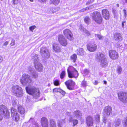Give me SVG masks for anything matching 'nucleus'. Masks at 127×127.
<instances>
[{
	"label": "nucleus",
	"instance_id": "37",
	"mask_svg": "<svg viewBox=\"0 0 127 127\" xmlns=\"http://www.w3.org/2000/svg\"><path fill=\"white\" fill-rule=\"evenodd\" d=\"M95 36H96L99 40H102L103 39V37L101 34H95Z\"/></svg>",
	"mask_w": 127,
	"mask_h": 127
},
{
	"label": "nucleus",
	"instance_id": "16",
	"mask_svg": "<svg viewBox=\"0 0 127 127\" xmlns=\"http://www.w3.org/2000/svg\"><path fill=\"white\" fill-rule=\"evenodd\" d=\"M41 123L42 127H48V120L46 117H43L41 118Z\"/></svg>",
	"mask_w": 127,
	"mask_h": 127
},
{
	"label": "nucleus",
	"instance_id": "55",
	"mask_svg": "<svg viewBox=\"0 0 127 127\" xmlns=\"http://www.w3.org/2000/svg\"><path fill=\"white\" fill-rule=\"evenodd\" d=\"M89 70L86 69L84 70V72L85 73H87L89 72Z\"/></svg>",
	"mask_w": 127,
	"mask_h": 127
},
{
	"label": "nucleus",
	"instance_id": "10",
	"mask_svg": "<svg viewBox=\"0 0 127 127\" xmlns=\"http://www.w3.org/2000/svg\"><path fill=\"white\" fill-rule=\"evenodd\" d=\"M120 100L124 103H127V93L122 92L120 93Z\"/></svg>",
	"mask_w": 127,
	"mask_h": 127
},
{
	"label": "nucleus",
	"instance_id": "48",
	"mask_svg": "<svg viewBox=\"0 0 127 127\" xmlns=\"http://www.w3.org/2000/svg\"><path fill=\"white\" fill-rule=\"evenodd\" d=\"M17 100H13L12 101V104L13 105L15 106L17 104Z\"/></svg>",
	"mask_w": 127,
	"mask_h": 127
},
{
	"label": "nucleus",
	"instance_id": "28",
	"mask_svg": "<svg viewBox=\"0 0 127 127\" xmlns=\"http://www.w3.org/2000/svg\"><path fill=\"white\" fill-rule=\"evenodd\" d=\"M65 123L64 120H62L60 121L58 120L57 122V124L58 127H62L63 124Z\"/></svg>",
	"mask_w": 127,
	"mask_h": 127
},
{
	"label": "nucleus",
	"instance_id": "33",
	"mask_svg": "<svg viewBox=\"0 0 127 127\" xmlns=\"http://www.w3.org/2000/svg\"><path fill=\"white\" fill-rule=\"evenodd\" d=\"M65 74L66 73L65 71H63L61 73L60 75V77L61 79H63L65 77Z\"/></svg>",
	"mask_w": 127,
	"mask_h": 127
},
{
	"label": "nucleus",
	"instance_id": "63",
	"mask_svg": "<svg viewBox=\"0 0 127 127\" xmlns=\"http://www.w3.org/2000/svg\"><path fill=\"white\" fill-rule=\"evenodd\" d=\"M117 71H118V73H119V68H118Z\"/></svg>",
	"mask_w": 127,
	"mask_h": 127
},
{
	"label": "nucleus",
	"instance_id": "46",
	"mask_svg": "<svg viewBox=\"0 0 127 127\" xmlns=\"http://www.w3.org/2000/svg\"><path fill=\"white\" fill-rule=\"evenodd\" d=\"M36 27L35 26H33L30 27L29 29L30 30L32 31L33 30L36 28Z\"/></svg>",
	"mask_w": 127,
	"mask_h": 127
},
{
	"label": "nucleus",
	"instance_id": "19",
	"mask_svg": "<svg viewBox=\"0 0 127 127\" xmlns=\"http://www.w3.org/2000/svg\"><path fill=\"white\" fill-rule=\"evenodd\" d=\"M86 121L87 125L88 126H93V119L91 117L88 116L86 118Z\"/></svg>",
	"mask_w": 127,
	"mask_h": 127
},
{
	"label": "nucleus",
	"instance_id": "30",
	"mask_svg": "<svg viewBox=\"0 0 127 127\" xmlns=\"http://www.w3.org/2000/svg\"><path fill=\"white\" fill-rule=\"evenodd\" d=\"M60 0H50L51 3L55 5H58L60 2Z\"/></svg>",
	"mask_w": 127,
	"mask_h": 127
},
{
	"label": "nucleus",
	"instance_id": "40",
	"mask_svg": "<svg viewBox=\"0 0 127 127\" xmlns=\"http://www.w3.org/2000/svg\"><path fill=\"white\" fill-rule=\"evenodd\" d=\"M32 75L33 78H35L37 77L38 75L35 72H33L32 73Z\"/></svg>",
	"mask_w": 127,
	"mask_h": 127
},
{
	"label": "nucleus",
	"instance_id": "23",
	"mask_svg": "<svg viewBox=\"0 0 127 127\" xmlns=\"http://www.w3.org/2000/svg\"><path fill=\"white\" fill-rule=\"evenodd\" d=\"M49 123L50 127H57L56 121L54 119H50Z\"/></svg>",
	"mask_w": 127,
	"mask_h": 127
},
{
	"label": "nucleus",
	"instance_id": "59",
	"mask_svg": "<svg viewBox=\"0 0 127 127\" xmlns=\"http://www.w3.org/2000/svg\"><path fill=\"white\" fill-rule=\"evenodd\" d=\"M8 44V42L7 41H6L4 44V45H6Z\"/></svg>",
	"mask_w": 127,
	"mask_h": 127
},
{
	"label": "nucleus",
	"instance_id": "47",
	"mask_svg": "<svg viewBox=\"0 0 127 127\" xmlns=\"http://www.w3.org/2000/svg\"><path fill=\"white\" fill-rule=\"evenodd\" d=\"M59 93H60L62 95H63V96H64L65 94V91H63L61 89L60 91V92Z\"/></svg>",
	"mask_w": 127,
	"mask_h": 127
},
{
	"label": "nucleus",
	"instance_id": "53",
	"mask_svg": "<svg viewBox=\"0 0 127 127\" xmlns=\"http://www.w3.org/2000/svg\"><path fill=\"white\" fill-rule=\"evenodd\" d=\"M38 1L40 2H46L47 0H38Z\"/></svg>",
	"mask_w": 127,
	"mask_h": 127
},
{
	"label": "nucleus",
	"instance_id": "58",
	"mask_svg": "<svg viewBox=\"0 0 127 127\" xmlns=\"http://www.w3.org/2000/svg\"><path fill=\"white\" fill-rule=\"evenodd\" d=\"M103 119V122L105 123L106 122V121L107 120V119H106L105 118V117Z\"/></svg>",
	"mask_w": 127,
	"mask_h": 127
},
{
	"label": "nucleus",
	"instance_id": "18",
	"mask_svg": "<svg viewBox=\"0 0 127 127\" xmlns=\"http://www.w3.org/2000/svg\"><path fill=\"white\" fill-rule=\"evenodd\" d=\"M97 46L95 44L88 45L87 46L88 50L91 52L95 51L97 48Z\"/></svg>",
	"mask_w": 127,
	"mask_h": 127
},
{
	"label": "nucleus",
	"instance_id": "35",
	"mask_svg": "<svg viewBox=\"0 0 127 127\" xmlns=\"http://www.w3.org/2000/svg\"><path fill=\"white\" fill-rule=\"evenodd\" d=\"M95 119L96 121L99 122L100 121V115L99 114H97L95 117Z\"/></svg>",
	"mask_w": 127,
	"mask_h": 127
},
{
	"label": "nucleus",
	"instance_id": "52",
	"mask_svg": "<svg viewBox=\"0 0 127 127\" xmlns=\"http://www.w3.org/2000/svg\"><path fill=\"white\" fill-rule=\"evenodd\" d=\"M124 24H126V21H123L122 22V26L124 28Z\"/></svg>",
	"mask_w": 127,
	"mask_h": 127
},
{
	"label": "nucleus",
	"instance_id": "32",
	"mask_svg": "<svg viewBox=\"0 0 127 127\" xmlns=\"http://www.w3.org/2000/svg\"><path fill=\"white\" fill-rule=\"evenodd\" d=\"M84 20L86 23L88 24L90 22L91 19L89 17L87 16L84 18Z\"/></svg>",
	"mask_w": 127,
	"mask_h": 127
},
{
	"label": "nucleus",
	"instance_id": "9",
	"mask_svg": "<svg viewBox=\"0 0 127 127\" xmlns=\"http://www.w3.org/2000/svg\"><path fill=\"white\" fill-rule=\"evenodd\" d=\"M73 69V70L71 71L69 70L68 69H67L68 77L70 78H77L78 76V71L75 68H74Z\"/></svg>",
	"mask_w": 127,
	"mask_h": 127
},
{
	"label": "nucleus",
	"instance_id": "49",
	"mask_svg": "<svg viewBox=\"0 0 127 127\" xmlns=\"http://www.w3.org/2000/svg\"><path fill=\"white\" fill-rule=\"evenodd\" d=\"M94 7V6L93 5H91L90 6L88 7H86V9L88 10L89 9H91L92 8H93Z\"/></svg>",
	"mask_w": 127,
	"mask_h": 127
},
{
	"label": "nucleus",
	"instance_id": "2",
	"mask_svg": "<svg viewBox=\"0 0 127 127\" xmlns=\"http://www.w3.org/2000/svg\"><path fill=\"white\" fill-rule=\"evenodd\" d=\"M26 90L27 93L32 96L33 97L37 98L39 97L40 91L34 87H26Z\"/></svg>",
	"mask_w": 127,
	"mask_h": 127
},
{
	"label": "nucleus",
	"instance_id": "4",
	"mask_svg": "<svg viewBox=\"0 0 127 127\" xmlns=\"http://www.w3.org/2000/svg\"><path fill=\"white\" fill-rule=\"evenodd\" d=\"M11 91L13 95L17 97H21L23 95V92L22 88L18 85L12 87Z\"/></svg>",
	"mask_w": 127,
	"mask_h": 127
},
{
	"label": "nucleus",
	"instance_id": "15",
	"mask_svg": "<svg viewBox=\"0 0 127 127\" xmlns=\"http://www.w3.org/2000/svg\"><path fill=\"white\" fill-rule=\"evenodd\" d=\"M109 55L110 58L112 59H115L118 57V53L114 50H110L109 52Z\"/></svg>",
	"mask_w": 127,
	"mask_h": 127
},
{
	"label": "nucleus",
	"instance_id": "31",
	"mask_svg": "<svg viewBox=\"0 0 127 127\" xmlns=\"http://www.w3.org/2000/svg\"><path fill=\"white\" fill-rule=\"evenodd\" d=\"M56 10L54 8H51L48 9V12L49 13H54L56 12Z\"/></svg>",
	"mask_w": 127,
	"mask_h": 127
},
{
	"label": "nucleus",
	"instance_id": "54",
	"mask_svg": "<svg viewBox=\"0 0 127 127\" xmlns=\"http://www.w3.org/2000/svg\"><path fill=\"white\" fill-rule=\"evenodd\" d=\"M32 68L31 67L29 66L28 68V70L29 71H30L31 72H32Z\"/></svg>",
	"mask_w": 127,
	"mask_h": 127
},
{
	"label": "nucleus",
	"instance_id": "13",
	"mask_svg": "<svg viewBox=\"0 0 127 127\" xmlns=\"http://www.w3.org/2000/svg\"><path fill=\"white\" fill-rule=\"evenodd\" d=\"M58 40L60 44L63 46H65L67 44L66 40L63 35L59 36Z\"/></svg>",
	"mask_w": 127,
	"mask_h": 127
},
{
	"label": "nucleus",
	"instance_id": "43",
	"mask_svg": "<svg viewBox=\"0 0 127 127\" xmlns=\"http://www.w3.org/2000/svg\"><path fill=\"white\" fill-rule=\"evenodd\" d=\"M94 0H89L86 3V5H89L91 3L93 2Z\"/></svg>",
	"mask_w": 127,
	"mask_h": 127
},
{
	"label": "nucleus",
	"instance_id": "64",
	"mask_svg": "<svg viewBox=\"0 0 127 127\" xmlns=\"http://www.w3.org/2000/svg\"><path fill=\"white\" fill-rule=\"evenodd\" d=\"M117 5L118 7L119 6V4H117Z\"/></svg>",
	"mask_w": 127,
	"mask_h": 127
},
{
	"label": "nucleus",
	"instance_id": "14",
	"mask_svg": "<svg viewBox=\"0 0 127 127\" xmlns=\"http://www.w3.org/2000/svg\"><path fill=\"white\" fill-rule=\"evenodd\" d=\"M64 35L68 39L72 40L73 38L72 34L71 31L68 29H66L63 32Z\"/></svg>",
	"mask_w": 127,
	"mask_h": 127
},
{
	"label": "nucleus",
	"instance_id": "22",
	"mask_svg": "<svg viewBox=\"0 0 127 127\" xmlns=\"http://www.w3.org/2000/svg\"><path fill=\"white\" fill-rule=\"evenodd\" d=\"M34 65L36 69L39 71H41L42 70V67L41 64L39 62L35 63Z\"/></svg>",
	"mask_w": 127,
	"mask_h": 127
},
{
	"label": "nucleus",
	"instance_id": "38",
	"mask_svg": "<svg viewBox=\"0 0 127 127\" xmlns=\"http://www.w3.org/2000/svg\"><path fill=\"white\" fill-rule=\"evenodd\" d=\"M81 85L83 87H86L87 86V83L86 81H83L82 82Z\"/></svg>",
	"mask_w": 127,
	"mask_h": 127
},
{
	"label": "nucleus",
	"instance_id": "7",
	"mask_svg": "<svg viewBox=\"0 0 127 127\" xmlns=\"http://www.w3.org/2000/svg\"><path fill=\"white\" fill-rule=\"evenodd\" d=\"M0 111L1 114L5 116L6 118L7 119L9 117V111L4 105H2L0 106Z\"/></svg>",
	"mask_w": 127,
	"mask_h": 127
},
{
	"label": "nucleus",
	"instance_id": "60",
	"mask_svg": "<svg viewBox=\"0 0 127 127\" xmlns=\"http://www.w3.org/2000/svg\"><path fill=\"white\" fill-rule=\"evenodd\" d=\"M2 116L0 114V121L2 120Z\"/></svg>",
	"mask_w": 127,
	"mask_h": 127
},
{
	"label": "nucleus",
	"instance_id": "44",
	"mask_svg": "<svg viewBox=\"0 0 127 127\" xmlns=\"http://www.w3.org/2000/svg\"><path fill=\"white\" fill-rule=\"evenodd\" d=\"M72 122L73 124V126H75L78 123V121L76 120H73Z\"/></svg>",
	"mask_w": 127,
	"mask_h": 127
},
{
	"label": "nucleus",
	"instance_id": "56",
	"mask_svg": "<svg viewBox=\"0 0 127 127\" xmlns=\"http://www.w3.org/2000/svg\"><path fill=\"white\" fill-rule=\"evenodd\" d=\"M3 60V58L1 56H0V63H1Z\"/></svg>",
	"mask_w": 127,
	"mask_h": 127
},
{
	"label": "nucleus",
	"instance_id": "36",
	"mask_svg": "<svg viewBox=\"0 0 127 127\" xmlns=\"http://www.w3.org/2000/svg\"><path fill=\"white\" fill-rule=\"evenodd\" d=\"M115 126L116 127L118 126L119 125V120L118 119L117 120H116L115 122Z\"/></svg>",
	"mask_w": 127,
	"mask_h": 127
},
{
	"label": "nucleus",
	"instance_id": "24",
	"mask_svg": "<svg viewBox=\"0 0 127 127\" xmlns=\"http://www.w3.org/2000/svg\"><path fill=\"white\" fill-rule=\"evenodd\" d=\"M74 114L77 118H80L82 115L81 112L79 110L75 111L74 112Z\"/></svg>",
	"mask_w": 127,
	"mask_h": 127
},
{
	"label": "nucleus",
	"instance_id": "21",
	"mask_svg": "<svg viewBox=\"0 0 127 127\" xmlns=\"http://www.w3.org/2000/svg\"><path fill=\"white\" fill-rule=\"evenodd\" d=\"M39 56L37 54H33L32 55V59L35 63L39 62Z\"/></svg>",
	"mask_w": 127,
	"mask_h": 127
},
{
	"label": "nucleus",
	"instance_id": "34",
	"mask_svg": "<svg viewBox=\"0 0 127 127\" xmlns=\"http://www.w3.org/2000/svg\"><path fill=\"white\" fill-rule=\"evenodd\" d=\"M119 34L118 33H116L114 35V39L116 40H119Z\"/></svg>",
	"mask_w": 127,
	"mask_h": 127
},
{
	"label": "nucleus",
	"instance_id": "57",
	"mask_svg": "<svg viewBox=\"0 0 127 127\" xmlns=\"http://www.w3.org/2000/svg\"><path fill=\"white\" fill-rule=\"evenodd\" d=\"M113 12L114 13V14H115L117 12L116 10L114 9H113Z\"/></svg>",
	"mask_w": 127,
	"mask_h": 127
},
{
	"label": "nucleus",
	"instance_id": "51",
	"mask_svg": "<svg viewBox=\"0 0 127 127\" xmlns=\"http://www.w3.org/2000/svg\"><path fill=\"white\" fill-rule=\"evenodd\" d=\"M124 125L125 126H127V118L124 121Z\"/></svg>",
	"mask_w": 127,
	"mask_h": 127
},
{
	"label": "nucleus",
	"instance_id": "39",
	"mask_svg": "<svg viewBox=\"0 0 127 127\" xmlns=\"http://www.w3.org/2000/svg\"><path fill=\"white\" fill-rule=\"evenodd\" d=\"M54 84L55 85L57 86L60 85L59 81L58 80H56L54 82Z\"/></svg>",
	"mask_w": 127,
	"mask_h": 127
},
{
	"label": "nucleus",
	"instance_id": "5",
	"mask_svg": "<svg viewBox=\"0 0 127 127\" xmlns=\"http://www.w3.org/2000/svg\"><path fill=\"white\" fill-rule=\"evenodd\" d=\"M40 53L42 57L45 59L49 58L50 54L49 50L46 47H43L40 49Z\"/></svg>",
	"mask_w": 127,
	"mask_h": 127
},
{
	"label": "nucleus",
	"instance_id": "6",
	"mask_svg": "<svg viewBox=\"0 0 127 127\" xmlns=\"http://www.w3.org/2000/svg\"><path fill=\"white\" fill-rule=\"evenodd\" d=\"M32 81V80L30 78V76L26 74L23 75L22 78L20 80V82L23 85H28Z\"/></svg>",
	"mask_w": 127,
	"mask_h": 127
},
{
	"label": "nucleus",
	"instance_id": "41",
	"mask_svg": "<svg viewBox=\"0 0 127 127\" xmlns=\"http://www.w3.org/2000/svg\"><path fill=\"white\" fill-rule=\"evenodd\" d=\"M12 4L13 5L17 4L18 3V0H13L12 1Z\"/></svg>",
	"mask_w": 127,
	"mask_h": 127
},
{
	"label": "nucleus",
	"instance_id": "8",
	"mask_svg": "<svg viewBox=\"0 0 127 127\" xmlns=\"http://www.w3.org/2000/svg\"><path fill=\"white\" fill-rule=\"evenodd\" d=\"M11 113L13 120L16 122H18L19 120L20 117L17 110L14 108H11Z\"/></svg>",
	"mask_w": 127,
	"mask_h": 127
},
{
	"label": "nucleus",
	"instance_id": "11",
	"mask_svg": "<svg viewBox=\"0 0 127 127\" xmlns=\"http://www.w3.org/2000/svg\"><path fill=\"white\" fill-rule=\"evenodd\" d=\"M65 84L67 88L70 90H74V86L75 83L72 80H69L65 82Z\"/></svg>",
	"mask_w": 127,
	"mask_h": 127
},
{
	"label": "nucleus",
	"instance_id": "26",
	"mask_svg": "<svg viewBox=\"0 0 127 127\" xmlns=\"http://www.w3.org/2000/svg\"><path fill=\"white\" fill-rule=\"evenodd\" d=\"M77 54L79 55L82 56L85 53V52L84 51L83 49L82 48H79L78 50H77Z\"/></svg>",
	"mask_w": 127,
	"mask_h": 127
},
{
	"label": "nucleus",
	"instance_id": "62",
	"mask_svg": "<svg viewBox=\"0 0 127 127\" xmlns=\"http://www.w3.org/2000/svg\"><path fill=\"white\" fill-rule=\"evenodd\" d=\"M104 83L105 84H106L107 83V82L106 81H104Z\"/></svg>",
	"mask_w": 127,
	"mask_h": 127
},
{
	"label": "nucleus",
	"instance_id": "3",
	"mask_svg": "<svg viewBox=\"0 0 127 127\" xmlns=\"http://www.w3.org/2000/svg\"><path fill=\"white\" fill-rule=\"evenodd\" d=\"M92 19L96 23L100 24L102 21V18L100 13L97 11H95L90 14Z\"/></svg>",
	"mask_w": 127,
	"mask_h": 127
},
{
	"label": "nucleus",
	"instance_id": "12",
	"mask_svg": "<svg viewBox=\"0 0 127 127\" xmlns=\"http://www.w3.org/2000/svg\"><path fill=\"white\" fill-rule=\"evenodd\" d=\"M104 116H109L112 114V108L110 106H106L104 109Z\"/></svg>",
	"mask_w": 127,
	"mask_h": 127
},
{
	"label": "nucleus",
	"instance_id": "50",
	"mask_svg": "<svg viewBox=\"0 0 127 127\" xmlns=\"http://www.w3.org/2000/svg\"><path fill=\"white\" fill-rule=\"evenodd\" d=\"M86 10H88L87 9H86V7L85 8H83V9H82L81 10H79V12H84Z\"/></svg>",
	"mask_w": 127,
	"mask_h": 127
},
{
	"label": "nucleus",
	"instance_id": "42",
	"mask_svg": "<svg viewBox=\"0 0 127 127\" xmlns=\"http://www.w3.org/2000/svg\"><path fill=\"white\" fill-rule=\"evenodd\" d=\"M60 90L61 89H60L55 88L53 90V91L54 92H60Z\"/></svg>",
	"mask_w": 127,
	"mask_h": 127
},
{
	"label": "nucleus",
	"instance_id": "25",
	"mask_svg": "<svg viewBox=\"0 0 127 127\" xmlns=\"http://www.w3.org/2000/svg\"><path fill=\"white\" fill-rule=\"evenodd\" d=\"M18 109L19 113L21 115L24 114L25 112V110L24 108L22 106H20Z\"/></svg>",
	"mask_w": 127,
	"mask_h": 127
},
{
	"label": "nucleus",
	"instance_id": "20",
	"mask_svg": "<svg viewBox=\"0 0 127 127\" xmlns=\"http://www.w3.org/2000/svg\"><path fill=\"white\" fill-rule=\"evenodd\" d=\"M53 49L55 52H59L61 51V49L58 44L54 43L53 44Z\"/></svg>",
	"mask_w": 127,
	"mask_h": 127
},
{
	"label": "nucleus",
	"instance_id": "1",
	"mask_svg": "<svg viewBox=\"0 0 127 127\" xmlns=\"http://www.w3.org/2000/svg\"><path fill=\"white\" fill-rule=\"evenodd\" d=\"M96 58L99 60L102 67H105L108 66L107 59L104 54L102 52H98L96 56Z\"/></svg>",
	"mask_w": 127,
	"mask_h": 127
},
{
	"label": "nucleus",
	"instance_id": "29",
	"mask_svg": "<svg viewBox=\"0 0 127 127\" xmlns=\"http://www.w3.org/2000/svg\"><path fill=\"white\" fill-rule=\"evenodd\" d=\"M77 58V56L76 54H74L71 56L70 59L74 62H76Z\"/></svg>",
	"mask_w": 127,
	"mask_h": 127
},
{
	"label": "nucleus",
	"instance_id": "61",
	"mask_svg": "<svg viewBox=\"0 0 127 127\" xmlns=\"http://www.w3.org/2000/svg\"><path fill=\"white\" fill-rule=\"evenodd\" d=\"M98 82L96 81H95V85H96L98 84Z\"/></svg>",
	"mask_w": 127,
	"mask_h": 127
},
{
	"label": "nucleus",
	"instance_id": "45",
	"mask_svg": "<svg viewBox=\"0 0 127 127\" xmlns=\"http://www.w3.org/2000/svg\"><path fill=\"white\" fill-rule=\"evenodd\" d=\"M15 44V40L13 39H12L11 41L10 44L11 46H13Z\"/></svg>",
	"mask_w": 127,
	"mask_h": 127
},
{
	"label": "nucleus",
	"instance_id": "27",
	"mask_svg": "<svg viewBox=\"0 0 127 127\" xmlns=\"http://www.w3.org/2000/svg\"><path fill=\"white\" fill-rule=\"evenodd\" d=\"M79 29L81 31L83 32L87 35L89 36L90 35V32L84 29V28L82 26H81L80 27Z\"/></svg>",
	"mask_w": 127,
	"mask_h": 127
},
{
	"label": "nucleus",
	"instance_id": "17",
	"mask_svg": "<svg viewBox=\"0 0 127 127\" xmlns=\"http://www.w3.org/2000/svg\"><path fill=\"white\" fill-rule=\"evenodd\" d=\"M103 17L106 20H108L110 17L109 11L107 9H103L102 11Z\"/></svg>",
	"mask_w": 127,
	"mask_h": 127
}]
</instances>
